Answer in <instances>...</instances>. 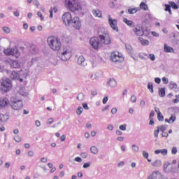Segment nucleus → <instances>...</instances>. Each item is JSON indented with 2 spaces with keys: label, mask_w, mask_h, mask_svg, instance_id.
Wrapping results in <instances>:
<instances>
[{
  "label": "nucleus",
  "mask_w": 179,
  "mask_h": 179,
  "mask_svg": "<svg viewBox=\"0 0 179 179\" xmlns=\"http://www.w3.org/2000/svg\"><path fill=\"white\" fill-rule=\"evenodd\" d=\"M30 52L31 54H37L38 52V50L37 49V47L36 45H31L30 48Z\"/></svg>",
  "instance_id": "a878e982"
},
{
  "label": "nucleus",
  "mask_w": 179,
  "mask_h": 179,
  "mask_svg": "<svg viewBox=\"0 0 179 179\" xmlns=\"http://www.w3.org/2000/svg\"><path fill=\"white\" fill-rule=\"evenodd\" d=\"M164 49L165 52H174V48L167 45V44L164 45Z\"/></svg>",
  "instance_id": "4be33fe9"
},
{
  "label": "nucleus",
  "mask_w": 179,
  "mask_h": 179,
  "mask_svg": "<svg viewBox=\"0 0 179 179\" xmlns=\"http://www.w3.org/2000/svg\"><path fill=\"white\" fill-rule=\"evenodd\" d=\"M77 100L79 101H83L85 100V94L80 92L77 96Z\"/></svg>",
  "instance_id": "c85d7f7f"
},
{
  "label": "nucleus",
  "mask_w": 179,
  "mask_h": 179,
  "mask_svg": "<svg viewBox=\"0 0 179 179\" xmlns=\"http://www.w3.org/2000/svg\"><path fill=\"white\" fill-rule=\"evenodd\" d=\"M152 166H153V167H162V161L160 159H156L152 163Z\"/></svg>",
  "instance_id": "412c9836"
},
{
  "label": "nucleus",
  "mask_w": 179,
  "mask_h": 179,
  "mask_svg": "<svg viewBox=\"0 0 179 179\" xmlns=\"http://www.w3.org/2000/svg\"><path fill=\"white\" fill-rule=\"evenodd\" d=\"M157 118L159 121H164V117L162 115V113H159V115H157Z\"/></svg>",
  "instance_id": "49530a36"
},
{
  "label": "nucleus",
  "mask_w": 179,
  "mask_h": 179,
  "mask_svg": "<svg viewBox=\"0 0 179 179\" xmlns=\"http://www.w3.org/2000/svg\"><path fill=\"white\" fill-rule=\"evenodd\" d=\"M136 96H135V95H132L131 96V103H136Z\"/></svg>",
  "instance_id": "3c124183"
},
{
  "label": "nucleus",
  "mask_w": 179,
  "mask_h": 179,
  "mask_svg": "<svg viewBox=\"0 0 179 179\" xmlns=\"http://www.w3.org/2000/svg\"><path fill=\"white\" fill-rule=\"evenodd\" d=\"M4 54H6V55H12L13 57H15V58L19 57V52L17 48L6 49L4 50Z\"/></svg>",
  "instance_id": "9b49d317"
},
{
  "label": "nucleus",
  "mask_w": 179,
  "mask_h": 179,
  "mask_svg": "<svg viewBox=\"0 0 179 179\" xmlns=\"http://www.w3.org/2000/svg\"><path fill=\"white\" fill-rule=\"evenodd\" d=\"M108 19L109 25L111 29H113V30L115 31H118V26L117 25L118 21L116 19H113L110 15H108Z\"/></svg>",
  "instance_id": "9d476101"
},
{
  "label": "nucleus",
  "mask_w": 179,
  "mask_h": 179,
  "mask_svg": "<svg viewBox=\"0 0 179 179\" xmlns=\"http://www.w3.org/2000/svg\"><path fill=\"white\" fill-rule=\"evenodd\" d=\"M90 152L93 155H97V153H99V149L97 148V147L93 145L90 148Z\"/></svg>",
  "instance_id": "393cba45"
},
{
  "label": "nucleus",
  "mask_w": 179,
  "mask_h": 179,
  "mask_svg": "<svg viewBox=\"0 0 179 179\" xmlns=\"http://www.w3.org/2000/svg\"><path fill=\"white\" fill-rule=\"evenodd\" d=\"M148 58H150L151 61H155L156 59V57L153 54L149 55Z\"/></svg>",
  "instance_id": "13d9d810"
},
{
  "label": "nucleus",
  "mask_w": 179,
  "mask_h": 179,
  "mask_svg": "<svg viewBox=\"0 0 179 179\" xmlns=\"http://www.w3.org/2000/svg\"><path fill=\"white\" fill-rule=\"evenodd\" d=\"M48 43L50 48L54 51H59V50H61V47H62L61 39L59 38L50 36L48 38Z\"/></svg>",
  "instance_id": "f03ea898"
},
{
  "label": "nucleus",
  "mask_w": 179,
  "mask_h": 179,
  "mask_svg": "<svg viewBox=\"0 0 179 179\" xmlns=\"http://www.w3.org/2000/svg\"><path fill=\"white\" fill-rule=\"evenodd\" d=\"M111 114H117V108H113L111 110Z\"/></svg>",
  "instance_id": "774afa93"
},
{
  "label": "nucleus",
  "mask_w": 179,
  "mask_h": 179,
  "mask_svg": "<svg viewBox=\"0 0 179 179\" xmlns=\"http://www.w3.org/2000/svg\"><path fill=\"white\" fill-rule=\"evenodd\" d=\"M138 40L142 45H149V41L148 40L143 39V38H139Z\"/></svg>",
  "instance_id": "cd10ccee"
},
{
  "label": "nucleus",
  "mask_w": 179,
  "mask_h": 179,
  "mask_svg": "<svg viewBox=\"0 0 179 179\" xmlns=\"http://www.w3.org/2000/svg\"><path fill=\"white\" fill-rule=\"evenodd\" d=\"M83 107L85 110H89V106H87V103H83Z\"/></svg>",
  "instance_id": "338daca9"
},
{
  "label": "nucleus",
  "mask_w": 179,
  "mask_h": 179,
  "mask_svg": "<svg viewBox=\"0 0 179 179\" xmlns=\"http://www.w3.org/2000/svg\"><path fill=\"white\" fill-rule=\"evenodd\" d=\"M159 94L160 97H164V96H166V89L161 88L160 90H159Z\"/></svg>",
  "instance_id": "473e14b6"
},
{
  "label": "nucleus",
  "mask_w": 179,
  "mask_h": 179,
  "mask_svg": "<svg viewBox=\"0 0 179 179\" xmlns=\"http://www.w3.org/2000/svg\"><path fill=\"white\" fill-rule=\"evenodd\" d=\"M177 152H178L177 148L176 147H173L172 148V150H171L172 155H177Z\"/></svg>",
  "instance_id": "052dcab7"
},
{
  "label": "nucleus",
  "mask_w": 179,
  "mask_h": 179,
  "mask_svg": "<svg viewBox=\"0 0 179 179\" xmlns=\"http://www.w3.org/2000/svg\"><path fill=\"white\" fill-rule=\"evenodd\" d=\"M126 50H127L128 52H131L132 51V46L131 45H125Z\"/></svg>",
  "instance_id": "37998d69"
},
{
  "label": "nucleus",
  "mask_w": 179,
  "mask_h": 179,
  "mask_svg": "<svg viewBox=\"0 0 179 179\" xmlns=\"http://www.w3.org/2000/svg\"><path fill=\"white\" fill-rule=\"evenodd\" d=\"M120 131H127V124H122L119 127Z\"/></svg>",
  "instance_id": "09e8293b"
},
{
  "label": "nucleus",
  "mask_w": 179,
  "mask_h": 179,
  "mask_svg": "<svg viewBox=\"0 0 179 179\" xmlns=\"http://www.w3.org/2000/svg\"><path fill=\"white\" fill-rule=\"evenodd\" d=\"M167 129V125L164 124V125H162L161 127H159V131H161V132H164V131H166Z\"/></svg>",
  "instance_id": "ea45409f"
},
{
  "label": "nucleus",
  "mask_w": 179,
  "mask_h": 179,
  "mask_svg": "<svg viewBox=\"0 0 179 179\" xmlns=\"http://www.w3.org/2000/svg\"><path fill=\"white\" fill-rule=\"evenodd\" d=\"M155 155H159V153H161V155H162V156H167V149H162V150H156L155 151Z\"/></svg>",
  "instance_id": "a211bd4d"
},
{
  "label": "nucleus",
  "mask_w": 179,
  "mask_h": 179,
  "mask_svg": "<svg viewBox=\"0 0 179 179\" xmlns=\"http://www.w3.org/2000/svg\"><path fill=\"white\" fill-rule=\"evenodd\" d=\"M27 155H28L29 157H33V156H34V152L33 150H29L27 152Z\"/></svg>",
  "instance_id": "5fc2aeb1"
},
{
  "label": "nucleus",
  "mask_w": 179,
  "mask_h": 179,
  "mask_svg": "<svg viewBox=\"0 0 179 179\" xmlns=\"http://www.w3.org/2000/svg\"><path fill=\"white\" fill-rule=\"evenodd\" d=\"M82 113H83V108H82V106H78L76 110V114L78 115H80V114H82Z\"/></svg>",
  "instance_id": "c9c22d12"
},
{
  "label": "nucleus",
  "mask_w": 179,
  "mask_h": 179,
  "mask_svg": "<svg viewBox=\"0 0 179 179\" xmlns=\"http://www.w3.org/2000/svg\"><path fill=\"white\" fill-rule=\"evenodd\" d=\"M12 80L9 78H6L1 82V89L3 92H9L12 89Z\"/></svg>",
  "instance_id": "39448f33"
},
{
  "label": "nucleus",
  "mask_w": 179,
  "mask_h": 179,
  "mask_svg": "<svg viewBox=\"0 0 179 179\" xmlns=\"http://www.w3.org/2000/svg\"><path fill=\"white\" fill-rule=\"evenodd\" d=\"M165 6V12H169V15H173L171 12V6L170 4H164Z\"/></svg>",
  "instance_id": "b1692460"
},
{
  "label": "nucleus",
  "mask_w": 179,
  "mask_h": 179,
  "mask_svg": "<svg viewBox=\"0 0 179 179\" xmlns=\"http://www.w3.org/2000/svg\"><path fill=\"white\" fill-rule=\"evenodd\" d=\"M65 5L70 12H80L82 10V5L79 0H65Z\"/></svg>",
  "instance_id": "f257e3e1"
},
{
  "label": "nucleus",
  "mask_w": 179,
  "mask_h": 179,
  "mask_svg": "<svg viewBox=\"0 0 179 179\" xmlns=\"http://www.w3.org/2000/svg\"><path fill=\"white\" fill-rule=\"evenodd\" d=\"M169 4L171 6V8H172V9H175V10L178 9V3H176V2L169 1Z\"/></svg>",
  "instance_id": "bb28decb"
},
{
  "label": "nucleus",
  "mask_w": 179,
  "mask_h": 179,
  "mask_svg": "<svg viewBox=\"0 0 179 179\" xmlns=\"http://www.w3.org/2000/svg\"><path fill=\"white\" fill-rule=\"evenodd\" d=\"M131 150L134 152V153H138V152H139V147L135 144H133L131 145Z\"/></svg>",
  "instance_id": "7c9ffc66"
},
{
  "label": "nucleus",
  "mask_w": 179,
  "mask_h": 179,
  "mask_svg": "<svg viewBox=\"0 0 179 179\" xmlns=\"http://www.w3.org/2000/svg\"><path fill=\"white\" fill-rule=\"evenodd\" d=\"M169 88L173 90V89H177V84L174 83H171L169 84Z\"/></svg>",
  "instance_id": "79ce46f5"
},
{
  "label": "nucleus",
  "mask_w": 179,
  "mask_h": 179,
  "mask_svg": "<svg viewBox=\"0 0 179 179\" xmlns=\"http://www.w3.org/2000/svg\"><path fill=\"white\" fill-rule=\"evenodd\" d=\"M128 12L130 13V15H134L138 12V10H136V8H129Z\"/></svg>",
  "instance_id": "58836bf2"
},
{
  "label": "nucleus",
  "mask_w": 179,
  "mask_h": 179,
  "mask_svg": "<svg viewBox=\"0 0 179 179\" xmlns=\"http://www.w3.org/2000/svg\"><path fill=\"white\" fill-rule=\"evenodd\" d=\"M14 141H15V142H21L22 141V137L19 136H14Z\"/></svg>",
  "instance_id": "de8ad7c7"
},
{
  "label": "nucleus",
  "mask_w": 179,
  "mask_h": 179,
  "mask_svg": "<svg viewBox=\"0 0 179 179\" xmlns=\"http://www.w3.org/2000/svg\"><path fill=\"white\" fill-rule=\"evenodd\" d=\"M140 8L143 10H148V9H149V8L148 7V4H146L145 2H141L140 4Z\"/></svg>",
  "instance_id": "c756f323"
},
{
  "label": "nucleus",
  "mask_w": 179,
  "mask_h": 179,
  "mask_svg": "<svg viewBox=\"0 0 179 179\" xmlns=\"http://www.w3.org/2000/svg\"><path fill=\"white\" fill-rule=\"evenodd\" d=\"M32 2L35 6H38L40 5V1H38V0H33Z\"/></svg>",
  "instance_id": "e2e57ef3"
},
{
  "label": "nucleus",
  "mask_w": 179,
  "mask_h": 179,
  "mask_svg": "<svg viewBox=\"0 0 179 179\" xmlns=\"http://www.w3.org/2000/svg\"><path fill=\"white\" fill-rule=\"evenodd\" d=\"M37 15L39 17H41V20H44V17H43V13H41V12H38Z\"/></svg>",
  "instance_id": "69168bd1"
},
{
  "label": "nucleus",
  "mask_w": 179,
  "mask_h": 179,
  "mask_svg": "<svg viewBox=\"0 0 179 179\" xmlns=\"http://www.w3.org/2000/svg\"><path fill=\"white\" fill-rule=\"evenodd\" d=\"M107 85L110 86V87H117V81L114 78H110L107 82Z\"/></svg>",
  "instance_id": "dca6fc26"
},
{
  "label": "nucleus",
  "mask_w": 179,
  "mask_h": 179,
  "mask_svg": "<svg viewBox=\"0 0 179 179\" xmlns=\"http://www.w3.org/2000/svg\"><path fill=\"white\" fill-rule=\"evenodd\" d=\"M75 162H77L78 163H82L83 159L80 158V157H77L74 159Z\"/></svg>",
  "instance_id": "6e6d98bb"
},
{
  "label": "nucleus",
  "mask_w": 179,
  "mask_h": 179,
  "mask_svg": "<svg viewBox=\"0 0 179 179\" xmlns=\"http://www.w3.org/2000/svg\"><path fill=\"white\" fill-rule=\"evenodd\" d=\"M77 62L78 65H81V66H85L86 65V62H85V57L79 56L78 58Z\"/></svg>",
  "instance_id": "f3484780"
},
{
  "label": "nucleus",
  "mask_w": 179,
  "mask_h": 179,
  "mask_svg": "<svg viewBox=\"0 0 179 179\" xmlns=\"http://www.w3.org/2000/svg\"><path fill=\"white\" fill-rule=\"evenodd\" d=\"M10 106L13 110H19L23 108V101L22 99L15 98V96L11 97L10 101Z\"/></svg>",
  "instance_id": "7ed1b4c3"
},
{
  "label": "nucleus",
  "mask_w": 179,
  "mask_h": 179,
  "mask_svg": "<svg viewBox=\"0 0 179 179\" xmlns=\"http://www.w3.org/2000/svg\"><path fill=\"white\" fill-rule=\"evenodd\" d=\"M160 132V127H157V129L154 131V136L159 138V134Z\"/></svg>",
  "instance_id": "e433bc0d"
},
{
  "label": "nucleus",
  "mask_w": 179,
  "mask_h": 179,
  "mask_svg": "<svg viewBox=\"0 0 179 179\" xmlns=\"http://www.w3.org/2000/svg\"><path fill=\"white\" fill-rule=\"evenodd\" d=\"M9 104H10L9 99L7 98H0V109L5 108Z\"/></svg>",
  "instance_id": "ddd939ff"
},
{
  "label": "nucleus",
  "mask_w": 179,
  "mask_h": 179,
  "mask_svg": "<svg viewBox=\"0 0 179 179\" xmlns=\"http://www.w3.org/2000/svg\"><path fill=\"white\" fill-rule=\"evenodd\" d=\"M143 36H149V31L148 29H143Z\"/></svg>",
  "instance_id": "4d7b16f0"
},
{
  "label": "nucleus",
  "mask_w": 179,
  "mask_h": 179,
  "mask_svg": "<svg viewBox=\"0 0 179 179\" xmlns=\"http://www.w3.org/2000/svg\"><path fill=\"white\" fill-rule=\"evenodd\" d=\"M108 131H113L114 129V126L113 124H108L106 127Z\"/></svg>",
  "instance_id": "680f3d73"
},
{
  "label": "nucleus",
  "mask_w": 179,
  "mask_h": 179,
  "mask_svg": "<svg viewBox=\"0 0 179 179\" xmlns=\"http://www.w3.org/2000/svg\"><path fill=\"white\" fill-rule=\"evenodd\" d=\"M62 19L63 20V23L65 24V26H71V22H72V14L71 13L67 12L65 13L62 17Z\"/></svg>",
  "instance_id": "0eeeda50"
},
{
  "label": "nucleus",
  "mask_w": 179,
  "mask_h": 179,
  "mask_svg": "<svg viewBox=\"0 0 179 179\" xmlns=\"http://www.w3.org/2000/svg\"><path fill=\"white\" fill-rule=\"evenodd\" d=\"M176 120V115H171L169 118L170 124H173Z\"/></svg>",
  "instance_id": "4c0bfd02"
},
{
  "label": "nucleus",
  "mask_w": 179,
  "mask_h": 179,
  "mask_svg": "<svg viewBox=\"0 0 179 179\" xmlns=\"http://www.w3.org/2000/svg\"><path fill=\"white\" fill-rule=\"evenodd\" d=\"M71 57H72V51L68 48H64L63 52L61 55V60L62 61H68V59H71Z\"/></svg>",
  "instance_id": "6e6552de"
},
{
  "label": "nucleus",
  "mask_w": 179,
  "mask_h": 179,
  "mask_svg": "<svg viewBox=\"0 0 179 179\" xmlns=\"http://www.w3.org/2000/svg\"><path fill=\"white\" fill-rule=\"evenodd\" d=\"M90 166H92V162H87L83 164V169H89Z\"/></svg>",
  "instance_id": "a18cd8bd"
},
{
  "label": "nucleus",
  "mask_w": 179,
  "mask_h": 179,
  "mask_svg": "<svg viewBox=\"0 0 179 179\" xmlns=\"http://www.w3.org/2000/svg\"><path fill=\"white\" fill-rule=\"evenodd\" d=\"M99 38L101 41V45H103V44L106 45L111 44V37H110V34H108L103 33V34H99Z\"/></svg>",
  "instance_id": "20e7f679"
},
{
  "label": "nucleus",
  "mask_w": 179,
  "mask_h": 179,
  "mask_svg": "<svg viewBox=\"0 0 179 179\" xmlns=\"http://www.w3.org/2000/svg\"><path fill=\"white\" fill-rule=\"evenodd\" d=\"M71 26H73L74 29L79 30V29H80V27L82 26L80 19L78 18V17H74L73 19L71 20Z\"/></svg>",
  "instance_id": "f8f14e48"
},
{
  "label": "nucleus",
  "mask_w": 179,
  "mask_h": 179,
  "mask_svg": "<svg viewBox=\"0 0 179 179\" xmlns=\"http://www.w3.org/2000/svg\"><path fill=\"white\" fill-rule=\"evenodd\" d=\"M8 64L9 65H10L11 68H13V69L20 68V63H19L17 60H10Z\"/></svg>",
  "instance_id": "2eb2a0df"
},
{
  "label": "nucleus",
  "mask_w": 179,
  "mask_h": 179,
  "mask_svg": "<svg viewBox=\"0 0 179 179\" xmlns=\"http://www.w3.org/2000/svg\"><path fill=\"white\" fill-rule=\"evenodd\" d=\"M110 59L113 62H124V57L120 55L119 52H113L111 53Z\"/></svg>",
  "instance_id": "1a4fd4ad"
},
{
  "label": "nucleus",
  "mask_w": 179,
  "mask_h": 179,
  "mask_svg": "<svg viewBox=\"0 0 179 179\" xmlns=\"http://www.w3.org/2000/svg\"><path fill=\"white\" fill-rule=\"evenodd\" d=\"M80 156L83 159H87V156H89V154H87V152H81L80 153Z\"/></svg>",
  "instance_id": "c03bdc74"
},
{
  "label": "nucleus",
  "mask_w": 179,
  "mask_h": 179,
  "mask_svg": "<svg viewBox=\"0 0 179 179\" xmlns=\"http://www.w3.org/2000/svg\"><path fill=\"white\" fill-rule=\"evenodd\" d=\"M134 33H136V36H143V29L141 28H135L134 29Z\"/></svg>",
  "instance_id": "5701e85b"
},
{
  "label": "nucleus",
  "mask_w": 179,
  "mask_h": 179,
  "mask_svg": "<svg viewBox=\"0 0 179 179\" xmlns=\"http://www.w3.org/2000/svg\"><path fill=\"white\" fill-rule=\"evenodd\" d=\"M148 89L150 90V93H154L153 90V83H148L147 85Z\"/></svg>",
  "instance_id": "f704fd0d"
},
{
  "label": "nucleus",
  "mask_w": 179,
  "mask_h": 179,
  "mask_svg": "<svg viewBox=\"0 0 179 179\" xmlns=\"http://www.w3.org/2000/svg\"><path fill=\"white\" fill-rule=\"evenodd\" d=\"M172 101L174 103H179V94L178 95H176V99H173Z\"/></svg>",
  "instance_id": "8fccbe9b"
},
{
  "label": "nucleus",
  "mask_w": 179,
  "mask_h": 179,
  "mask_svg": "<svg viewBox=\"0 0 179 179\" xmlns=\"http://www.w3.org/2000/svg\"><path fill=\"white\" fill-rule=\"evenodd\" d=\"M155 83H157L158 85H160V83L162 82V79L159 78H155Z\"/></svg>",
  "instance_id": "0e129e2a"
},
{
  "label": "nucleus",
  "mask_w": 179,
  "mask_h": 179,
  "mask_svg": "<svg viewBox=\"0 0 179 179\" xmlns=\"http://www.w3.org/2000/svg\"><path fill=\"white\" fill-rule=\"evenodd\" d=\"M3 31H4V33H6L7 34H9V33H10V29H9V27H3Z\"/></svg>",
  "instance_id": "a19ab883"
},
{
  "label": "nucleus",
  "mask_w": 179,
  "mask_h": 179,
  "mask_svg": "<svg viewBox=\"0 0 179 179\" xmlns=\"http://www.w3.org/2000/svg\"><path fill=\"white\" fill-rule=\"evenodd\" d=\"M90 44L94 50H99L101 47L100 38L98 37H92L90 39Z\"/></svg>",
  "instance_id": "423d86ee"
},
{
  "label": "nucleus",
  "mask_w": 179,
  "mask_h": 179,
  "mask_svg": "<svg viewBox=\"0 0 179 179\" xmlns=\"http://www.w3.org/2000/svg\"><path fill=\"white\" fill-rule=\"evenodd\" d=\"M123 22L124 23H126V24H127V26H129L130 27H132V24H134V22H132L131 20H129L127 18H124Z\"/></svg>",
  "instance_id": "72a5a7b5"
},
{
  "label": "nucleus",
  "mask_w": 179,
  "mask_h": 179,
  "mask_svg": "<svg viewBox=\"0 0 179 179\" xmlns=\"http://www.w3.org/2000/svg\"><path fill=\"white\" fill-rule=\"evenodd\" d=\"M0 121L1 122H5L6 121H8V116L6 115L1 114Z\"/></svg>",
  "instance_id": "2f4dec72"
},
{
  "label": "nucleus",
  "mask_w": 179,
  "mask_h": 179,
  "mask_svg": "<svg viewBox=\"0 0 179 179\" xmlns=\"http://www.w3.org/2000/svg\"><path fill=\"white\" fill-rule=\"evenodd\" d=\"M162 177V173L160 171H156L152 172V175L148 176V179H159Z\"/></svg>",
  "instance_id": "4468645a"
},
{
  "label": "nucleus",
  "mask_w": 179,
  "mask_h": 179,
  "mask_svg": "<svg viewBox=\"0 0 179 179\" xmlns=\"http://www.w3.org/2000/svg\"><path fill=\"white\" fill-rule=\"evenodd\" d=\"M162 82H163L164 85H167V83H169V78H167L166 77H163Z\"/></svg>",
  "instance_id": "603ef678"
},
{
  "label": "nucleus",
  "mask_w": 179,
  "mask_h": 179,
  "mask_svg": "<svg viewBox=\"0 0 179 179\" xmlns=\"http://www.w3.org/2000/svg\"><path fill=\"white\" fill-rule=\"evenodd\" d=\"M143 156L145 159H148L149 157V153L146 152V151H143Z\"/></svg>",
  "instance_id": "bf43d9fd"
},
{
  "label": "nucleus",
  "mask_w": 179,
  "mask_h": 179,
  "mask_svg": "<svg viewBox=\"0 0 179 179\" xmlns=\"http://www.w3.org/2000/svg\"><path fill=\"white\" fill-rule=\"evenodd\" d=\"M10 78L13 80H17V79L20 78V76L17 73V72L14 71L11 73Z\"/></svg>",
  "instance_id": "6ab92c4d"
},
{
  "label": "nucleus",
  "mask_w": 179,
  "mask_h": 179,
  "mask_svg": "<svg viewBox=\"0 0 179 179\" xmlns=\"http://www.w3.org/2000/svg\"><path fill=\"white\" fill-rule=\"evenodd\" d=\"M92 15H94L95 17H101L102 16L101 11H100V10H93Z\"/></svg>",
  "instance_id": "aec40b11"
},
{
  "label": "nucleus",
  "mask_w": 179,
  "mask_h": 179,
  "mask_svg": "<svg viewBox=\"0 0 179 179\" xmlns=\"http://www.w3.org/2000/svg\"><path fill=\"white\" fill-rule=\"evenodd\" d=\"M145 106H146V103L145 102V100H141L140 102V107H141V108H143Z\"/></svg>",
  "instance_id": "864d4df0"
}]
</instances>
